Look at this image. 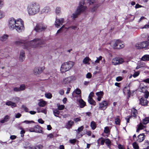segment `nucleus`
I'll use <instances>...</instances> for the list:
<instances>
[{
    "instance_id": "1",
    "label": "nucleus",
    "mask_w": 149,
    "mask_h": 149,
    "mask_svg": "<svg viewBox=\"0 0 149 149\" xmlns=\"http://www.w3.org/2000/svg\"><path fill=\"white\" fill-rule=\"evenodd\" d=\"M8 26L11 30L15 29L17 32H20L24 30V22L20 19H15L13 17L10 18L8 20Z\"/></svg>"
},
{
    "instance_id": "2",
    "label": "nucleus",
    "mask_w": 149,
    "mask_h": 149,
    "mask_svg": "<svg viewBox=\"0 0 149 149\" xmlns=\"http://www.w3.org/2000/svg\"><path fill=\"white\" fill-rule=\"evenodd\" d=\"M39 4L36 2L30 3L27 7V11L29 15H33L38 13L40 10Z\"/></svg>"
},
{
    "instance_id": "3",
    "label": "nucleus",
    "mask_w": 149,
    "mask_h": 149,
    "mask_svg": "<svg viewBox=\"0 0 149 149\" xmlns=\"http://www.w3.org/2000/svg\"><path fill=\"white\" fill-rule=\"evenodd\" d=\"M43 44V41L42 40L36 38L30 42H26L24 44L25 48H27L30 47H41Z\"/></svg>"
},
{
    "instance_id": "4",
    "label": "nucleus",
    "mask_w": 149,
    "mask_h": 149,
    "mask_svg": "<svg viewBox=\"0 0 149 149\" xmlns=\"http://www.w3.org/2000/svg\"><path fill=\"white\" fill-rule=\"evenodd\" d=\"M74 64V63L71 61L63 63L61 67L60 70L61 72H64L69 70L72 67Z\"/></svg>"
},
{
    "instance_id": "5",
    "label": "nucleus",
    "mask_w": 149,
    "mask_h": 149,
    "mask_svg": "<svg viewBox=\"0 0 149 149\" xmlns=\"http://www.w3.org/2000/svg\"><path fill=\"white\" fill-rule=\"evenodd\" d=\"M135 47L138 49H149V40L139 42L136 43Z\"/></svg>"
},
{
    "instance_id": "6",
    "label": "nucleus",
    "mask_w": 149,
    "mask_h": 149,
    "mask_svg": "<svg viewBox=\"0 0 149 149\" xmlns=\"http://www.w3.org/2000/svg\"><path fill=\"white\" fill-rule=\"evenodd\" d=\"M76 78L74 76H71L63 78L61 81L63 85H67L76 80Z\"/></svg>"
},
{
    "instance_id": "7",
    "label": "nucleus",
    "mask_w": 149,
    "mask_h": 149,
    "mask_svg": "<svg viewBox=\"0 0 149 149\" xmlns=\"http://www.w3.org/2000/svg\"><path fill=\"white\" fill-rule=\"evenodd\" d=\"M47 27V26L45 24L40 23L37 24L34 30L36 31L40 32L45 29Z\"/></svg>"
},
{
    "instance_id": "8",
    "label": "nucleus",
    "mask_w": 149,
    "mask_h": 149,
    "mask_svg": "<svg viewBox=\"0 0 149 149\" xmlns=\"http://www.w3.org/2000/svg\"><path fill=\"white\" fill-rule=\"evenodd\" d=\"M87 9V7L84 5V2L83 1L81 2L79 4L76 10L77 12L80 14L84 12Z\"/></svg>"
},
{
    "instance_id": "9",
    "label": "nucleus",
    "mask_w": 149,
    "mask_h": 149,
    "mask_svg": "<svg viewBox=\"0 0 149 149\" xmlns=\"http://www.w3.org/2000/svg\"><path fill=\"white\" fill-rule=\"evenodd\" d=\"M124 62V60L122 58H113L112 61V63L114 65L120 64Z\"/></svg>"
},
{
    "instance_id": "10",
    "label": "nucleus",
    "mask_w": 149,
    "mask_h": 149,
    "mask_svg": "<svg viewBox=\"0 0 149 149\" xmlns=\"http://www.w3.org/2000/svg\"><path fill=\"white\" fill-rule=\"evenodd\" d=\"M108 103L106 101L104 100L99 104V108L100 110H104L107 107Z\"/></svg>"
},
{
    "instance_id": "11",
    "label": "nucleus",
    "mask_w": 149,
    "mask_h": 149,
    "mask_svg": "<svg viewBox=\"0 0 149 149\" xmlns=\"http://www.w3.org/2000/svg\"><path fill=\"white\" fill-rule=\"evenodd\" d=\"M64 22L63 18L56 19L55 22V25L57 28H58L60 25H62Z\"/></svg>"
},
{
    "instance_id": "12",
    "label": "nucleus",
    "mask_w": 149,
    "mask_h": 149,
    "mask_svg": "<svg viewBox=\"0 0 149 149\" xmlns=\"http://www.w3.org/2000/svg\"><path fill=\"white\" fill-rule=\"evenodd\" d=\"M145 136L144 133L140 134L138 136V139L137 141L139 142H141L143 141L145 139Z\"/></svg>"
},
{
    "instance_id": "13",
    "label": "nucleus",
    "mask_w": 149,
    "mask_h": 149,
    "mask_svg": "<svg viewBox=\"0 0 149 149\" xmlns=\"http://www.w3.org/2000/svg\"><path fill=\"white\" fill-rule=\"evenodd\" d=\"M118 47L117 49H121L123 48L125 46L123 42L119 40H117Z\"/></svg>"
},
{
    "instance_id": "14",
    "label": "nucleus",
    "mask_w": 149,
    "mask_h": 149,
    "mask_svg": "<svg viewBox=\"0 0 149 149\" xmlns=\"http://www.w3.org/2000/svg\"><path fill=\"white\" fill-rule=\"evenodd\" d=\"M96 94L97 96V100L98 101H100L101 100V98L104 94L103 91H100L96 93Z\"/></svg>"
},
{
    "instance_id": "15",
    "label": "nucleus",
    "mask_w": 149,
    "mask_h": 149,
    "mask_svg": "<svg viewBox=\"0 0 149 149\" xmlns=\"http://www.w3.org/2000/svg\"><path fill=\"white\" fill-rule=\"evenodd\" d=\"M117 40H113L111 41L110 43V45L114 49H117L118 45H117Z\"/></svg>"
},
{
    "instance_id": "16",
    "label": "nucleus",
    "mask_w": 149,
    "mask_h": 149,
    "mask_svg": "<svg viewBox=\"0 0 149 149\" xmlns=\"http://www.w3.org/2000/svg\"><path fill=\"white\" fill-rule=\"evenodd\" d=\"M35 132L37 133H42V131L41 128L38 125L34 126Z\"/></svg>"
},
{
    "instance_id": "17",
    "label": "nucleus",
    "mask_w": 149,
    "mask_h": 149,
    "mask_svg": "<svg viewBox=\"0 0 149 149\" xmlns=\"http://www.w3.org/2000/svg\"><path fill=\"white\" fill-rule=\"evenodd\" d=\"M74 123V122L72 120L68 121L65 127L68 129L71 128Z\"/></svg>"
},
{
    "instance_id": "18",
    "label": "nucleus",
    "mask_w": 149,
    "mask_h": 149,
    "mask_svg": "<svg viewBox=\"0 0 149 149\" xmlns=\"http://www.w3.org/2000/svg\"><path fill=\"white\" fill-rule=\"evenodd\" d=\"M140 102L141 104L143 106L146 105L148 104V101L146 99L141 98L140 99Z\"/></svg>"
},
{
    "instance_id": "19",
    "label": "nucleus",
    "mask_w": 149,
    "mask_h": 149,
    "mask_svg": "<svg viewBox=\"0 0 149 149\" xmlns=\"http://www.w3.org/2000/svg\"><path fill=\"white\" fill-rule=\"evenodd\" d=\"M8 36L7 34H4L0 37V40L3 42L6 41L8 39Z\"/></svg>"
},
{
    "instance_id": "20",
    "label": "nucleus",
    "mask_w": 149,
    "mask_h": 149,
    "mask_svg": "<svg viewBox=\"0 0 149 149\" xmlns=\"http://www.w3.org/2000/svg\"><path fill=\"white\" fill-rule=\"evenodd\" d=\"M24 51L22 50L20 53L19 60L20 61H22L24 59Z\"/></svg>"
},
{
    "instance_id": "21",
    "label": "nucleus",
    "mask_w": 149,
    "mask_h": 149,
    "mask_svg": "<svg viewBox=\"0 0 149 149\" xmlns=\"http://www.w3.org/2000/svg\"><path fill=\"white\" fill-rule=\"evenodd\" d=\"M146 127V126L143 125L142 123H140L138 125V128L136 130V132H138L140 130L143 129Z\"/></svg>"
},
{
    "instance_id": "22",
    "label": "nucleus",
    "mask_w": 149,
    "mask_h": 149,
    "mask_svg": "<svg viewBox=\"0 0 149 149\" xmlns=\"http://www.w3.org/2000/svg\"><path fill=\"white\" fill-rule=\"evenodd\" d=\"M81 108H83L86 105V102L81 99H80L78 101Z\"/></svg>"
},
{
    "instance_id": "23",
    "label": "nucleus",
    "mask_w": 149,
    "mask_h": 149,
    "mask_svg": "<svg viewBox=\"0 0 149 149\" xmlns=\"http://www.w3.org/2000/svg\"><path fill=\"white\" fill-rule=\"evenodd\" d=\"M38 103V105L39 106L41 107H44L46 104L47 102L42 100H40Z\"/></svg>"
},
{
    "instance_id": "24",
    "label": "nucleus",
    "mask_w": 149,
    "mask_h": 149,
    "mask_svg": "<svg viewBox=\"0 0 149 149\" xmlns=\"http://www.w3.org/2000/svg\"><path fill=\"white\" fill-rule=\"evenodd\" d=\"M123 92L124 94L127 93L129 95L130 92L129 86H127L124 88L123 89Z\"/></svg>"
},
{
    "instance_id": "25",
    "label": "nucleus",
    "mask_w": 149,
    "mask_h": 149,
    "mask_svg": "<svg viewBox=\"0 0 149 149\" xmlns=\"http://www.w3.org/2000/svg\"><path fill=\"white\" fill-rule=\"evenodd\" d=\"M141 60L144 61L149 60V55L146 54L143 56L141 59Z\"/></svg>"
},
{
    "instance_id": "26",
    "label": "nucleus",
    "mask_w": 149,
    "mask_h": 149,
    "mask_svg": "<svg viewBox=\"0 0 149 149\" xmlns=\"http://www.w3.org/2000/svg\"><path fill=\"white\" fill-rule=\"evenodd\" d=\"M50 11V9L49 7H46L42 10V13H48Z\"/></svg>"
},
{
    "instance_id": "27",
    "label": "nucleus",
    "mask_w": 149,
    "mask_h": 149,
    "mask_svg": "<svg viewBox=\"0 0 149 149\" xmlns=\"http://www.w3.org/2000/svg\"><path fill=\"white\" fill-rule=\"evenodd\" d=\"M88 102L91 104H93L95 106L96 105L95 102L93 100L92 98L88 97Z\"/></svg>"
},
{
    "instance_id": "28",
    "label": "nucleus",
    "mask_w": 149,
    "mask_h": 149,
    "mask_svg": "<svg viewBox=\"0 0 149 149\" xmlns=\"http://www.w3.org/2000/svg\"><path fill=\"white\" fill-rule=\"evenodd\" d=\"M33 73L36 75H39L40 74L38 67H35L33 70Z\"/></svg>"
},
{
    "instance_id": "29",
    "label": "nucleus",
    "mask_w": 149,
    "mask_h": 149,
    "mask_svg": "<svg viewBox=\"0 0 149 149\" xmlns=\"http://www.w3.org/2000/svg\"><path fill=\"white\" fill-rule=\"evenodd\" d=\"M137 110L134 108L132 109L131 112L132 116L134 117H135L137 116Z\"/></svg>"
},
{
    "instance_id": "30",
    "label": "nucleus",
    "mask_w": 149,
    "mask_h": 149,
    "mask_svg": "<svg viewBox=\"0 0 149 149\" xmlns=\"http://www.w3.org/2000/svg\"><path fill=\"white\" fill-rule=\"evenodd\" d=\"M90 126L93 130H95L97 126L95 122L94 121H92L90 124Z\"/></svg>"
},
{
    "instance_id": "31",
    "label": "nucleus",
    "mask_w": 149,
    "mask_h": 149,
    "mask_svg": "<svg viewBox=\"0 0 149 149\" xmlns=\"http://www.w3.org/2000/svg\"><path fill=\"white\" fill-rule=\"evenodd\" d=\"M9 117L8 116H6L3 119L1 120L0 121L1 123H4L5 122H7L9 119Z\"/></svg>"
},
{
    "instance_id": "32",
    "label": "nucleus",
    "mask_w": 149,
    "mask_h": 149,
    "mask_svg": "<svg viewBox=\"0 0 149 149\" xmlns=\"http://www.w3.org/2000/svg\"><path fill=\"white\" fill-rule=\"evenodd\" d=\"M53 114L55 116L58 117V115H59L60 113V111L57 109H53Z\"/></svg>"
},
{
    "instance_id": "33",
    "label": "nucleus",
    "mask_w": 149,
    "mask_h": 149,
    "mask_svg": "<svg viewBox=\"0 0 149 149\" xmlns=\"http://www.w3.org/2000/svg\"><path fill=\"white\" fill-rule=\"evenodd\" d=\"M79 14H80L77 13V11L76 10L75 12L73 13L72 15L71 16V18L73 19H74L75 18H76Z\"/></svg>"
},
{
    "instance_id": "34",
    "label": "nucleus",
    "mask_w": 149,
    "mask_h": 149,
    "mask_svg": "<svg viewBox=\"0 0 149 149\" xmlns=\"http://www.w3.org/2000/svg\"><path fill=\"white\" fill-rule=\"evenodd\" d=\"M96 58L97 59L93 63L94 64L96 63H99L100 61L102 60V57L101 56H100L99 57H97Z\"/></svg>"
},
{
    "instance_id": "35",
    "label": "nucleus",
    "mask_w": 149,
    "mask_h": 149,
    "mask_svg": "<svg viewBox=\"0 0 149 149\" xmlns=\"http://www.w3.org/2000/svg\"><path fill=\"white\" fill-rule=\"evenodd\" d=\"M149 122V117H146L143 120V123L146 125Z\"/></svg>"
},
{
    "instance_id": "36",
    "label": "nucleus",
    "mask_w": 149,
    "mask_h": 149,
    "mask_svg": "<svg viewBox=\"0 0 149 149\" xmlns=\"http://www.w3.org/2000/svg\"><path fill=\"white\" fill-rule=\"evenodd\" d=\"M57 106L58 109L59 110H63L65 107V106L63 105H60L59 104H57Z\"/></svg>"
},
{
    "instance_id": "37",
    "label": "nucleus",
    "mask_w": 149,
    "mask_h": 149,
    "mask_svg": "<svg viewBox=\"0 0 149 149\" xmlns=\"http://www.w3.org/2000/svg\"><path fill=\"white\" fill-rule=\"evenodd\" d=\"M133 148L134 149H139V147L138 144L136 142H134L132 144Z\"/></svg>"
},
{
    "instance_id": "38",
    "label": "nucleus",
    "mask_w": 149,
    "mask_h": 149,
    "mask_svg": "<svg viewBox=\"0 0 149 149\" xmlns=\"http://www.w3.org/2000/svg\"><path fill=\"white\" fill-rule=\"evenodd\" d=\"M90 59L88 57L85 58L83 60V62L84 64H87Z\"/></svg>"
},
{
    "instance_id": "39",
    "label": "nucleus",
    "mask_w": 149,
    "mask_h": 149,
    "mask_svg": "<svg viewBox=\"0 0 149 149\" xmlns=\"http://www.w3.org/2000/svg\"><path fill=\"white\" fill-rule=\"evenodd\" d=\"M105 143L106 145L109 148L110 146L111 145V141L110 140L108 139H105Z\"/></svg>"
},
{
    "instance_id": "40",
    "label": "nucleus",
    "mask_w": 149,
    "mask_h": 149,
    "mask_svg": "<svg viewBox=\"0 0 149 149\" xmlns=\"http://www.w3.org/2000/svg\"><path fill=\"white\" fill-rule=\"evenodd\" d=\"M56 13L57 14H59L61 13V8L59 7H57L56 9Z\"/></svg>"
},
{
    "instance_id": "41",
    "label": "nucleus",
    "mask_w": 149,
    "mask_h": 149,
    "mask_svg": "<svg viewBox=\"0 0 149 149\" xmlns=\"http://www.w3.org/2000/svg\"><path fill=\"white\" fill-rule=\"evenodd\" d=\"M19 88L20 91L24 90L25 89L26 86L25 85L22 84L20 86Z\"/></svg>"
},
{
    "instance_id": "42",
    "label": "nucleus",
    "mask_w": 149,
    "mask_h": 149,
    "mask_svg": "<svg viewBox=\"0 0 149 149\" xmlns=\"http://www.w3.org/2000/svg\"><path fill=\"white\" fill-rule=\"evenodd\" d=\"M45 95L47 98L49 99H51L52 97V94L50 93H45Z\"/></svg>"
},
{
    "instance_id": "43",
    "label": "nucleus",
    "mask_w": 149,
    "mask_h": 149,
    "mask_svg": "<svg viewBox=\"0 0 149 149\" xmlns=\"http://www.w3.org/2000/svg\"><path fill=\"white\" fill-rule=\"evenodd\" d=\"M103 139L101 141V145H103L104 144V143L105 142V139H104L102 138H101L99 139L97 141V143L98 144L99 143V141L100 140V139Z\"/></svg>"
},
{
    "instance_id": "44",
    "label": "nucleus",
    "mask_w": 149,
    "mask_h": 149,
    "mask_svg": "<svg viewBox=\"0 0 149 149\" xmlns=\"http://www.w3.org/2000/svg\"><path fill=\"white\" fill-rule=\"evenodd\" d=\"M144 145L145 146V147H146V148H148L149 147V142L148 140H146L145 141L144 144Z\"/></svg>"
},
{
    "instance_id": "45",
    "label": "nucleus",
    "mask_w": 149,
    "mask_h": 149,
    "mask_svg": "<svg viewBox=\"0 0 149 149\" xmlns=\"http://www.w3.org/2000/svg\"><path fill=\"white\" fill-rule=\"evenodd\" d=\"M109 132V127H105L104 130V132L105 133H108Z\"/></svg>"
},
{
    "instance_id": "46",
    "label": "nucleus",
    "mask_w": 149,
    "mask_h": 149,
    "mask_svg": "<svg viewBox=\"0 0 149 149\" xmlns=\"http://www.w3.org/2000/svg\"><path fill=\"white\" fill-rule=\"evenodd\" d=\"M34 122L33 121H29L27 120H25L22 122V123H25L26 124H30L31 123H34Z\"/></svg>"
},
{
    "instance_id": "47",
    "label": "nucleus",
    "mask_w": 149,
    "mask_h": 149,
    "mask_svg": "<svg viewBox=\"0 0 149 149\" xmlns=\"http://www.w3.org/2000/svg\"><path fill=\"white\" fill-rule=\"evenodd\" d=\"M75 93L77 95H79L81 93V91L79 88H77L75 90Z\"/></svg>"
},
{
    "instance_id": "48",
    "label": "nucleus",
    "mask_w": 149,
    "mask_h": 149,
    "mask_svg": "<svg viewBox=\"0 0 149 149\" xmlns=\"http://www.w3.org/2000/svg\"><path fill=\"white\" fill-rule=\"evenodd\" d=\"M140 72L139 71L135 72L133 74L132 76L134 78H135L138 76Z\"/></svg>"
},
{
    "instance_id": "49",
    "label": "nucleus",
    "mask_w": 149,
    "mask_h": 149,
    "mask_svg": "<svg viewBox=\"0 0 149 149\" xmlns=\"http://www.w3.org/2000/svg\"><path fill=\"white\" fill-rule=\"evenodd\" d=\"M84 129V127L83 126H82L79 127L77 129V133L78 134L80 132L83 130Z\"/></svg>"
},
{
    "instance_id": "50",
    "label": "nucleus",
    "mask_w": 149,
    "mask_h": 149,
    "mask_svg": "<svg viewBox=\"0 0 149 149\" xmlns=\"http://www.w3.org/2000/svg\"><path fill=\"white\" fill-rule=\"evenodd\" d=\"M38 68L39 69L40 74L45 69V67L44 66H42L41 67H38Z\"/></svg>"
},
{
    "instance_id": "51",
    "label": "nucleus",
    "mask_w": 149,
    "mask_h": 149,
    "mask_svg": "<svg viewBox=\"0 0 149 149\" xmlns=\"http://www.w3.org/2000/svg\"><path fill=\"white\" fill-rule=\"evenodd\" d=\"M145 94L144 95V96L146 98H147L149 96V92H148V91H146L145 92H144Z\"/></svg>"
},
{
    "instance_id": "52",
    "label": "nucleus",
    "mask_w": 149,
    "mask_h": 149,
    "mask_svg": "<svg viewBox=\"0 0 149 149\" xmlns=\"http://www.w3.org/2000/svg\"><path fill=\"white\" fill-rule=\"evenodd\" d=\"M120 120L118 118H117L115 120V123L116 124L119 125L120 124Z\"/></svg>"
},
{
    "instance_id": "53",
    "label": "nucleus",
    "mask_w": 149,
    "mask_h": 149,
    "mask_svg": "<svg viewBox=\"0 0 149 149\" xmlns=\"http://www.w3.org/2000/svg\"><path fill=\"white\" fill-rule=\"evenodd\" d=\"M13 100L15 102H18L19 100V98L17 97H15L13 98Z\"/></svg>"
},
{
    "instance_id": "54",
    "label": "nucleus",
    "mask_w": 149,
    "mask_h": 149,
    "mask_svg": "<svg viewBox=\"0 0 149 149\" xmlns=\"http://www.w3.org/2000/svg\"><path fill=\"white\" fill-rule=\"evenodd\" d=\"M122 78L120 76H119L117 77L116 78V80L117 81H119L122 80Z\"/></svg>"
},
{
    "instance_id": "55",
    "label": "nucleus",
    "mask_w": 149,
    "mask_h": 149,
    "mask_svg": "<svg viewBox=\"0 0 149 149\" xmlns=\"http://www.w3.org/2000/svg\"><path fill=\"white\" fill-rule=\"evenodd\" d=\"M13 91L15 92L20 91L19 87H15L13 88Z\"/></svg>"
},
{
    "instance_id": "56",
    "label": "nucleus",
    "mask_w": 149,
    "mask_h": 149,
    "mask_svg": "<svg viewBox=\"0 0 149 149\" xmlns=\"http://www.w3.org/2000/svg\"><path fill=\"white\" fill-rule=\"evenodd\" d=\"M76 141V140L75 139H70V142L72 144H74Z\"/></svg>"
},
{
    "instance_id": "57",
    "label": "nucleus",
    "mask_w": 149,
    "mask_h": 149,
    "mask_svg": "<svg viewBox=\"0 0 149 149\" xmlns=\"http://www.w3.org/2000/svg\"><path fill=\"white\" fill-rule=\"evenodd\" d=\"M22 116L21 114L19 113H17L15 115V118H19Z\"/></svg>"
},
{
    "instance_id": "58",
    "label": "nucleus",
    "mask_w": 149,
    "mask_h": 149,
    "mask_svg": "<svg viewBox=\"0 0 149 149\" xmlns=\"http://www.w3.org/2000/svg\"><path fill=\"white\" fill-rule=\"evenodd\" d=\"M92 77V75L90 73H88L86 75V77L87 78H90Z\"/></svg>"
},
{
    "instance_id": "59",
    "label": "nucleus",
    "mask_w": 149,
    "mask_h": 149,
    "mask_svg": "<svg viewBox=\"0 0 149 149\" xmlns=\"http://www.w3.org/2000/svg\"><path fill=\"white\" fill-rule=\"evenodd\" d=\"M10 106L11 107L13 108L16 107L17 106V105L15 103L12 102Z\"/></svg>"
},
{
    "instance_id": "60",
    "label": "nucleus",
    "mask_w": 149,
    "mask_h": 149,
    "mask_svg": "<svg viewBox=\"0 0 149 149\" xmlns=\"http://www.w3.org/2000/svg\"><path fill=\"white\" fill-rule=\"evenodd\" d=\"M146 91L145 88L143 87H142L141 88L139 89V91L141 92L144 93Z\"/></svg>"
},
{
    "instance_id": "61",
    "label": "nucleus",
    "mask_w": 149,
    "mask_h": 149,
    "mask_svg": "<svg viewBox=\"0 0 149 149\" xmlns=\"http://www.w3.org/2000/svg\"><path fill=\"white\" fill-rule=\"evenodd\" d=\"M64 91L63 90V89H61V90H60L59 91V93L60 95H63L64 94Z\"/></svg>"
},
{
    "instance_id": "62",
    "label": "nucleus",
    "mask_w": 149,
    "mask_h": 149,
    "mask_svg": "<svg viewBox=\"0 0 149 149\" xmlns=\"http://www.w3.org/2000/svg\"><path fill=\"white\" fill-rule=\"evenodd\" d=\"M142 81L146 83L149 84V78H147L143 80Z\"/></svg>"
},
{
    "instance_id": "63",
    "label": "nucleus",
    "mask_w": 149,
    "mask_h": 149,
    "mask_svg": "<svg viewBox=\"0 0 149 149\" xmlns=\"http://www.w3.org/2000/svg\"><path fill=\"white\" fill-rule=\"evenodd\" d=\"M12 103V102L11 101H7L6 103V105H8V106H10L11 105V103Z\"/></svg>"
},
{
    "instance_id": "64",
    "label": "nucleus",
    "mask_w": 149,
    "mask_h": 149,
    "mask_svg": "<svg viewBox=\"0 0 149 149\" xmlns=\"http://www.w3.org/2000/svg\"><path fill=\"white\" fill-rule=\"evenodd\" d=\"M118 148L119 149H125L124 146L121 145H118Z\"/></svg>"
}]
</instances>
